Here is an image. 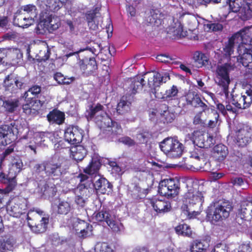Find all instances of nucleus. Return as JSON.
Instances as JSON below:
<instances>
[{
    "instance_id": "3",
    "label": "nucleus",
    "mask_w": 252,
    "mask_h": 252,
    "mask_svg": "<svg viewBox=\"0 0 252 252\" xmlns=\"http://www.w3.org/2000/svg\"><path fill=\"white\" fill-rule=\"evenodd\" d=\"M148 79V85L151 89H155L159 86L162 82H166L169 79V76L166 73L161 75L158 72H147L144 74V78L137 76L131 79L128 82L130 84L128 92L131 94L137 93L138 90H141L144 86V79Z\"/></svg>"
},
{
    "instance_id": "42",
    "label": "nucleus",
    "mask_w": 252,
    "mask_h": 252,
    "mask_svg": "<svg viewBox=\"0 0 252 252\" xmlns=\"http://www.w3.org/2000/svg\"><path fill=\"white\" fill-rule=\"evenodd\" d=\"M2 106L5 111L9 113L14 112L19 106V101L17 98H8L3 100Z\"/></svg>"
},
{
    "instance_id": "50",
    "label": "nucleus",
    "mask_w": 252,
    "mask_h": 252,
    "mask_svg": "<svg viewBox=\"0 0 252 252\" xmlns=\"http://www.w3.org/2000/svg\"><path fill=\"white\" fill-rule=\"evenodd\" d=\"M54 79L59 84L69 85L75 80L74 77H64L61 73L57 72L54 76Z\"/></svg>"
},
{
    "instance_id": "30",
    "label": "nucleus",
    "mask_w": 252,
    "mask_h": 252,
    "mask_svg": "<svg viewBox=\"0 0 252 252\" xmlns=\"http://www.w3.org/2000/svg\"><path fill=\"white\" fill-rule=\"evenodd\" d=\"M88 24L90 29L95 31L102 27V18L94 12H90L86 15Z\"/></svg>"
},
{
    "instance_id": "57",
    "label": "nucleus",
    "mask_w": 252,
    "mask_h": 252,
    "mask_svg": "<svg viewBox=\"0 0 252 252\" xmlns=\"http://www.w3.org/2000/svg\"><path fill=\"white\" fill-rule=\"evenodd\" d=\"M69 144L65 139L60 140L55 144L54 149L57 152H58L62 149L68 148Z\"/></svg>"
},
{
    "instance_id": "59",
    "label": "nucleus",
    "mask_w": 252,
    "mask_h": 252,
    "mask_svg": "<svg viewBox=\"0 0 252 252\" xmlns=\"http://www.w3.org/2000/svg\"><path fill=\"white\" fill-rule=\"evenodd\" d=\"M57 191V189L55 187V185H54L53 186L49 187V186H46L45 187V190L43 192V195H48L50 197V196L53 197L55 195L56 192Z\"/></svg>"
},
{
    "instance_id": "8",
    "label": "nucleus",
    "mask_w": 252,
    "mask_h": 252,
    "mask_svg": "<svg viewBox=\"0 0 252 252\" xmlns=\"http://www.w3.org/2000/svg\"><path fill=\"white\" fill-rule=\"evenodd\" d=\"M231 209V205L228 203L212 204L207 210V217L212 223H214L223 219L227 218Z\"/></svg>"
},
{
    "instance_id": "45",
    "label": "nucleus",
    "mask_w": 252,
    "mask_h": 252,
    "mask_svg": "<svg viewBox=\"0 0 252 252\" xmlns=\"http://www.w3.org/2000/svg\"><path fill=\"white\" fill-rule=\"evenodd\" d=\"M209 247L208 244L201 240H195L190 246V252H206Z\"/></svg>"
},
{
    "instance_id": "27",
    "label": "nucleus",
    "mask_w": 252,
    "mask_h": 252,
    "mask_svg": "<svg viewBox=\"0 0 252 252\" xmlns=\"http://www.w3.org/2000/svg\"><path fill=\"white\" fill-rule=\"evenodd\" d=\"M251 132L247 127H243L236 132V144L239 147L246 146L251 140Z\"/></svg>"
},
{
    "instance_id": "28",
    "label": "nucleus",
    "mask_w": 252,
    "mask_h": 252,
    "mask_svg": "<svg viewBox=\"0 0 252 252\" xmlns=\"http://www.w3.org/2000/svg\"><path fill=\"white\" fill-rule=\"evenodd\" d=\"M34 20L28 17L25 14L17 12L14 17V25L23 28H27L33 24Z\"/></svg>"
},
{
    "instance_id": "46",
    "label": "nucleus",
    "mask_w": 252,
    "mask_h": 252,
    "mask_svg": "<svg viewBox=\"0 0 252 252\" xmlns=\"http://www.w3.org/2000/svg\"><path fill=\"white\" fill-rule=\"evenodd\" d=\"M131 102L128 101L126 96H123L118 103L117 112L120 114H124L128 112L130 109Z\"/></svg>"
},
{
    "instance_id": "35",
    "label": "nucleus",
    "mask_w": 252,
    "mask_h": 252,
    "mask_svg": "<svg viewBox=\"0 0 252 252\" xmlns=\"http://www.w3.org/2000/svg\"><path fill=\"white\" fill-rule=\"evenodd\" d=\"M46 135L47 133L43 132L35 133L34 135L33 142H30L28 147L33 151L34 154H36V145L40 146L42 144H44V142L48 139Z\"/></svg>"
},
{
    "instance_id": "32",
    "label": "nucleus",
    "mask_w": 252,
    "mask_h": 252,
    "mask_svg": "<svg viewBox=\"0 0 252 252\" xmlns=\"http://www.w3.org/2000/svg\"><path fill=\"white\" fill-rule=\"evenodd\" d=\"M52 208L53 210H56L58 214H67L70 210V204L66 201L61 200L60 199H56L54 202L52 203Z\"/></svg>"
},
{
    "instance_id": "5",
    "label": "nucleus",
    "mask_w": 252,
    "mask_h": 252,
    "mask_svg": "<svg viewBox=\"0 0 252 252\" xmlns=\"http://www.w3.org/2000/svg\"><path fill=\"white\" fill-rule=\"evenodd\" d=\"M234 70V66L231 63H226L218 65L215 71V83L221 88L222 93L226 98L229 96V85L230 83V72Z\"/></svg>"
},
{
    "instance_id": "62",
    "label": "nucleus",
    "mask_w": 252,
    "mask_h": 252,
    "mask_svg": "<svg viewBox=\"0 0 252 252\" xmlns=\"http://www.w3.org/2000/svg\"><path fill=\"white\" fill-rule=\"evenodd\" d=\"M213 113L214 115V120H210L208 123V126L211 128L216 126L219 117V114L215 111H213Z\"/></svg>"
},
{
    "instance_id": "10",
    "label": "nucleus",
    "mask_w": 252,
    "mask_h": 252,
    "mask_svg": "<svg viewBox=\"0 0 252 252\" xmlns=\"http://www.w3.org/2000/svg\"><path fill=\"white\" fill-rule=\"evenodd\" d=\"M162 151L169 157L178 158L183 153L184 146L177 139L168 137L164 139L159 144Z\"/></svg>"
},
{
    "instance_id": "23",
    "label": "nucleus",
    "mask_w": 252,
    "mask_h": 252,
    "mask_svg": "<svg viewBox=\"0 0 252 252\" xmlns=\"http://www.w3.org/2000/svg\"><path fill=\"white\" fill-rule=\"evenodd\" d=\"M24 83L22 79L19 77H13L11 76H8L4 81V86L5 90L12 93H15L21 89L23 86Z\"/></svg>"
},
{
    "instance_id": "25",
    "label": "nucleus",
    "mask_w": 252,
    "mask_h": 252,
    "mask_svg": "<svg viewBox=\"0 0 252 252\" xmlns=\"http://www.w3.org/2000/svg\"><path fill=\"white\" fill-rule=\"evenodd\" d=\"M96 181L93 183V188L97 193L104 194L106 192H110L112 189V185L110 183L103 177L99 175H95Z\"/></svg>"
},
{
    "instance_id": "43",
    "label": "nucleus",
    "mask_w": 252,
    "mask_h": 252,
    "mask_svg": "<svg viewBox=\"0 0 252 252\" xmlns=\"http://www.w3.org/2000/svg\"><path fill=\"white\" fill-rule=\"evenodd\" d=\"M97 113L104 114L103 106L98 103L96 105H90L86 111V117L88 120H91L94 118Z\"/></svg>"
},
{
    "instance_id": "21",
    "label": "nucleus",
    "mask_w": 252,
    "mask_h": 252,
    "mask_svg": "<svg viewBox=\"0 0 252 252\" xmlns=\"http://www.w3.org/2000/svg\"><path fill=\"white\" fill-rule=\"evenodd\" d=\"M60 25V19L55 15H47L45 18L42 20L38 26V28L43 27L44 29L51 32L58 29Z\"/></svg>"
},
{
    "instance_id": "17",
    "label": "nucleus",
    "mask_w": 252,
    "mask_h": 252,
    "mask_svg": "<svg viewBox=\"0 0 252 252\" xmlns=\"http://www.w3.org/2000/svg\"><path fill=\"white\" fill-rule=\"evenodd\" d=\"M84 131L77 126H69L64 132V138L68 144L79 143L82 140Z\"/></svg>"
},
{
    "instance_id": "16",
    "label": "nucleus",
    "mask_w": 252,
    "mask_h": 252,
    "mask_svg": "<svg viewBox=\"0 0 252 252\" xmlns=\"http://www.w3.org/2000/svg\"><path fill=\"white\" fill-rule=\"evenodd\" d=\"M93 119L96 122L100 121L101 123H104V126L109 128L108 130L111 131L115 135H120L122 133V129L121 126L118 123L113 122L108 117L105 110L104 114L97 113V114Z\"/></svg>"
},
{
    "instance_id": "4",
    "label": "nucleus",
    "mask_w": 252,
    "mask_h": 252,
    "mask_svg": "<svg viewBox=\"0 0 252 252\" xmlns=\"http://www.w3.org/2000/svg\"><path fill=\"white\" fill-rule=\"evenodd\" d=\"M80 183L74 189L75 202L79 206L83 207L94 189L93 188L92 179L87 175L80 174L78 176Z\"/></svg>"
},
{
    "instance_id": "55",
    "label": "nucleus",
    "mask_w": 252,
    "mask_h": 252,
    "mask_svg": "<svg viewBox=\"0 0 252 252\" xmlns=\"http://www.w3.org/2000/svg\"><path fill=\"white\" fill-rule=\"evenodd\" d=\"M191 105L194 107H200L203 111H204L207 108V106L202 101L198 95L195 97Z\"/></svg>"
},
{
    "instance_id": "20",
    "label": "nucleus",
    "mask_w": 252,
    "mask_h": 252,
    "mask_svg": "<svg viewBox=\"0 0 252 252\" xmlns=\"http://www.w3.org/2000/svg\"><path fill=\"white\" fill-rule=\"evenodd\" d=\"M34 212L37 215L36 218L40 220V223L33 225L30 222H28V225L31 230L35 233L44 232L46 230L48 223L49 217L47 215H45L43 211L39 209H36Z\"/></svg>"
},
{
    "instance_id": "49",
    "label": "nucleus",
    "mask_w": 252,
    "mask_h": 252,
    "mask_svg": "<svg viewBox=\"0 0 252 252\" xmlns=\"http://www.w3.org/2000/svg\"><path fill=\"white\" fill-rule=\"evenodd\" d=\"M25 15L34 20L37 16V12L35 5L33 4H27L24 5L22 8Z\"/></svg>"
},
{
    "instance_id": "15",
    "label": "nucleus",
    "mask_w": 252,
    "mask_h": 252,
    "mask_svg": "<svg viewBox=\"0 0 252 252\" xmlns=\"http://www.w3.org/2000/svg\"><path fill=\"white\" fill-rule=\"evenodd\" d=\"M252 103V89L246 90L245 93L232 96V104L240 109L249 108Z\"/></svg>"
},
{
    "instance_id": "36",
    "label": "nucleus",
    "mask_w": 252,
    "mask_h": 252,
    "mask_svg": "<svg viewBox=\"0 0 252 252\" xmlns=\"http://www.w3.org/2000/svg\"><path fill=\"white\" fill-rule=\"evenodd\" d=\"M70 156L75 160H82L87 155V150L82 145L72 146L70 149Z\"/></svg>"
},
{
    "instance_id": "34",
    "label": "nucleus",
    "mask_w": 252,
    "mask_h": 252,
    "mask_svg": "<svg viewBox=\"0 0 252 252\" xmlns=\"http://www.w3.org/2000/svg\"><path fill=\"white\" fill-rule=\"evenodd\" d=\"M145 22L147 25L158 27L162 22L160 13L158 10H151L145 18Z\"/></svg>"
},
{
    "instance_id": "12",
    "label": "nucleus",
    "mask_w": 252,
    "mask_h": 252,
    "mask_svg": "<svg viewBox=\"0 0 252 252\" xmlns=\"http://www.w3.org/2000/svg\"><path fill=\"white\" fill-rule=\"evenodd\" d=\"M27 209V200L24 198H15L7 204L6 210L11 216L18 218Z\"/></svg>"
},
{
    "instance_id": "14",
    "label": "nucleus",
    "mask_w": 252,
    "mask_h": 252,
    "mask_svg": "<svg viewBox=\"0 0 252 252\" xmlns=\"http://www.w3.org/2000/svg\"><path fill=\"white\" fill-rule=\"evenodd\" d=\"M194 144L201 148H208L215 142L214 136L210 132L202 133L194 131L193 134Z\"/></svg>"
},
{
    "instance_id": "29",
    "label": "nucleus",
    "mask_w": 252,
    "mask_h": 252,
    "mask_svg": "<svg viewBox=\"0 0 252 252\" xmlns=\"http://www.w3.org/2000/svg\"><path fill=\"white\" fill-rule=\"evenodd\" d=\"M27 103L23 106L24 112L27 115L34 114L36 113L38 108L43 105V103L39 100H33L32 98L26 100Z\"/></svg>"
},
{
    "instance_id": "44",
    "label": "nucleus",
    "mask_w": 252,
    "mask_h": 252,
    "mask_svg": "<svg viewBox=\"0 0 252 252\" xmlns=\"http://www.w3.org/2000/svg\"><path fill=\"white\" fill-rule=\"evenodd\" d=\"M167 33L171 34L173 38H181L186 35V32L183 31V27L180 23H175V26L170 27Z\"/></svg>"
},
{
    "instance_id": "58",
    "label": "nucleus",
    "mask_w": 252,
    "mask_h": 252,
    "mask_svg": "<svg viewBox=\"0 0 252 252\" xmlns=\"http://www.w3.org/2000/svg\"><path fill=\"white\" fill-rule=\"evenodd\" d=\"M149 135L148 132L142 130L137 134L136 138L139 143H143L147 141Z\"/></svg>"
},
{
    "instance_id": "2",
    "label": "nucleus",
    "mask_w": 252,
    "mask_h": 252,
    "mask_svg": "<svg viewBox=\"0 0 252 252\" xmlns=\"http://www.w3.org/2000/svg\"><path fill=\"white\" fill-rule=\"evenodd\" d=\"M186 183L187 190L182 198L181 215L186 219H193L203 209L205 192L200 190L197 181L188 179Z\"/></svg>"
},
{
    "instance_id": "1",
    "label": "nucleus",
    "mask_w": 252,
    "mask_h": 252,
    "mask_svg": "<svg viewBox=\"0 0 252 252\" xmlns=\"http://www.w3.org/2000/svg\"><path fill=\"white\" fill-rule=\"evenodd\" d=\"M252 34V26L244 28L235 33L226 43L223 49V56L228 60L233 53L234 46L238 45L237 51L239 56L237 60L243 66L252 68V46L249 47L248 42Z\"/></svg>"
},
{
    "instance_id": "60",
    "label": "nucleus",
    "mask_w": 252,
    "mask_h": 252,
    "mask_svg": "<svg viewBox=\"0 0 252 252\" xmlns=\"http://www.w3.org/2000/svg\"><path fill=\"white\" fill-rule=\"evenodd\" d=\"M119 141L129 146L134 144V141L128 137H121L119 138Z\"/></svg>"
},
{
    "instance_id": "47",
    "label": "nucleus",
    "mask_w": 252,
    "mask_h": 252,
    "mask_svg": "<svg viewBox=\"0 0 252 252\" xmlns=\"http://www.w3.org/2000/svg\"><path fill=\"white\" fill-rule=\"evenodd\" d=\"M100 166V162L93 159L90 164L84 169V172L91 175L97 173Z\"/></svg>"
},
{
    "instance_id": "48",
    "label": "nucleus",
    "mask_w": 252,
    "mask_h": 252,
    "mask_svg": "<svg viewBox=\"0 0 252 252\" xmlns=\"http://www.w3.org/2000/svg\"><path fill=\"white\" fill-rule=\"evenodd\" d=\"M175 231L178 235L187 237H191L192 230L189 225L187 224H179L175 228Z\"/></svg>"
},
{
    "instance_id": "52",
    "label": "nucleus",
    "mask_w": 252,
    "mask_h": 252,
    "mask_svg": "<svg viewBox=\"0 0 252 252\" xmlns=\"http://www.w3.org/2000/svg\"><path fill=\"white\" fill-rule=\"evenodd\" d=\"M41 92V87L37 85L33 86L32 87L30 88L27 92H26L23 95V98H25V100L28 101L29 99L32 98L30 97V94L33 96H36Z\"/></svg>"
},
{
    "instance_id": "37",
    "label": "nucleus",
    "mask_w": 252,
    "mask_h": 252,
    "mask_svg": "<svg viewBox=\"0 0 252 252\" xmlns=\"http://www.w3.org/2000/svg\"><path fill=\"white\" fill-rule=\"evenodd\" d=\"M0 182L2 183L8 184L10 189H12L16 185L15 178L8 172L7 175L3 173L2 160L0 161Z\"/></svg>"
},
{
    "instance_id": "19",
    "label": "nucleus",
    "mask_w": 252,
    "mask_h": 252,
    "mask_svg": "<svg viewBox=\"0 0 252 252\" xmlns=\"http://www.w3.org/2000/svg\"><path fill=\"white\" fill-rule=\"evenodd\" d=\"M160 111L157 110H153L150 113V117L151 121H155L157 117L160 115L161 121L164 123H171L175 117V114L168 110V108L166 105H162L160 106Z\"/></svg>"
},
{
    "instance_id": "63",
    "label": "nucleus",
    "mask_w": 252,
    "mask_h": 252,
    "mask_svg": "<svg viewBox=\"0 0 252 252\" xmlns=\"http://www.w3.org/2000/svg\"><path fill=\"white\" fill-rule=\"evenodd\" d=\"M110 166L112 167V171L116 174H120L121 172V167L118 165L116 162H112L110 163Z\"/></svg>"
},
{
    "instance_id": "38",
    "label": "nucleus",
    "mask_w": 252,
    "mask_h": 252,
    "mask_svg": "<svg viewBox=\"0 0 252 252\" xmlns=\"http://www.w3.org/2000/svg\"><path fill=\"white\" fill-rule=\"evenodd\" d=\"M193 59L194 65L198 68L206 66L209 63L208 57L204 53L199 51H196L194 53Z\"/></svg>"
},
{
    "instance_id": "24",
    "label": "nucleus",
    "mask_w": 252,
    "mask_h": 252,
    "mask_svg": "<svg viewBox=\"0 0 252 252\" xmlns=\"http://www.w3.org/2000/svg\"><path fill=\"white\" fill-rule=\"evenodd\" d=\"M67 0H37V4L45 11H58Z\"/></svg>"
},
{
    "instance_id": "18",
    "label": "nucleus",
    "mask_w": 252,
    "mask_h": 252,
    "mask_svg": "<svg viewBox=\"0 0 252 252\" xmlns=\"http://www.w3.org/2000/svg\"><path fill=\"white\" fill-rule=\"evenodd\" d=\"M94 215V219L98 221H104L113 231L118 232L120 230L121 223L116 221L114 216L111 215L108 212L101 211Z\"/></svg>"
},
{
    "instance_id": "33",
    "label": "nucleus",
    "mask_w": 252,
    "mask_h": 252,
    "mask_svg": "<svg viewBox=\"0 0 252 252\" xmlns=\"http://www.w3.org/2000/svg\"><path fill=\"white\" fill-rule=\"evenodd\" d=\"M212 154L213 157L217 160L222 161L228 155V148L223 144H218L213 148Z\"/></svg>"
},
{
    "instance_id": "26",
    "label": "nucleus",
    "mask_w": 252,
    "mask_h": 252,
    "mask_svg": "<svg viewBox=\"0 0 252 252\" xmlns=\"http://www.w3.org/2000/svg\"><path fill=\"white\" fill-rule=\"evenodd\" d=\"M150 203L155 211L158 213H165L169 212L171 208L170 202L164 199L154 198Z\"/></svg>"
},
{
    "instance_id": "53",
    "label": "nucleus",
    "mask_w": 252,
    "mask_h": 252,
    "mask_svg": "<svg viewBox=\"0 0 252 252\" xmlns=\"http://www.w3.org/2000/svg\"><path fill=\"white\" fill-rule=\"evenodd\" d=\"M204 30L208 32H219L222 30L223 26L220 23H208L204 24Z\"/></svg>"
},
{
    "instance_id": "41",
    "label": "nucleus",
    "mask_w": 252,
    "mask_h": 252,
    "mask_svg": "<svg viewBox=\"0 0 252 252\" xmlns=\"http://www.w3.org/2000/svg\"><path fill=\"white\" fill-rule=\"evenodd\" d=\"M15 244L13 239L10 236H5L0 239V252H7L13 250Z\"/></svg>"
},
{
    "instance_id": "7",
    "label": "nucleus",
    "mask_w": 252,
    "mask_h": 252,
    "mask_svg": "<svg viewBox=\"0 0 252 252\" xmlns=\"http://www.w3.org/2000/svg\"><path fill=\"white\" fill-rule=\"evenodd\" d=\"M62 174V166L59 163L49 162L46 164H36L32 169L33 177L37 180H40V178L44 177L45 175L58 179Z\"/></svg>"
},
{
    "instance_id": "9",
    "label": "nucleus",
    "mask_w": 252,
    "mask_h": 252,
    "mask_svg": "<svg viewBox=\"0 0 252 252\" xmlns=\"http://www.w3.org/2000/svg\"><path fill=\"white\" fill-rule=\"evenodd\" d=\"M229 5V12L237 13L243 20L252 17V5L249 0H227Z\"/></svg>"
},
{
    "instance_id": "11",
    "label": "nucleus",
    "mask_w": 252,
    "mask_h": 252,
    "mask_svg": "<svg viewBox=\"0 0 252 252\" xmlns=\"http://www.w3.org/2000/svg\"><path fill=\"white\" fill-rule=\"evenodd\" d=\"M180 182L175 178H169L161 181L159 184L158 192L168 198L177 196L180 192Z\"/></svg>"
},
{
    "instance_id": "31",
    "label": "nucleus",
    "mask_w": 252,
    "mask_h": 252,
    "mask_svg": "<svg viewBox=\"0 0 252 252\" xmlns=\"http://www.w3.org/2000/svg\"><path fill=\"white\" fill-rule=\"evenodd\" d=\"M239 217L242 220L251 221L252 220V202H244L239 211Z\"/></svg>"
},
{
    "instance_id": "22",
    "label": "nucleus",
    "mask_w": 252,
    "mask_h": 252,
    "mask_svg": "<svg viewBox=\"0 0 252 252\" xmlns=\"http://www.w3.org/2000/svg\"><path fill=\"white\" fill-rule=\"evenodd\" d=\"M233 247L232 245L228 247L224 243H220L214 247L211 252H228ZM231 252H252V248L249 244H244L239 245L238 248L233 250Z\"/></svg>"
},
{
    "instance_id": "40",
    "label": "nucleus",
    "mask_w": 252,
    "mask_h": 252,
    "mask_svg": "<svg viewBox=\"0 0 252 252\" xmlns=\"http://www.w3.org/2000/svg\"><path fill=\"white\" fill-rule=\"evenodd\" d=\"M64 114L57 110H53L47 115V119L50 123L62 124L64 121Z\"/></svg>"
},
{
    "instance_id": "54",
    "label": "nucleus",
    "mask_w": 252,
    "mask_h": 252,
    "mask_svg": "<svg viewBox=\"0 0 252 252\" xmlns=\"http://www.w3.org/2000/svg\"><path fill=\"white\" fill-rule=\"evenodd\" d=\"M94 250V252H112V249L106 243H97Z\"/></svg>"
},
{
    "instance_id": "64",
    "label": "nucleus",
    "mask_w": 252,
    "mask_h": 252,
    "mask_svg": "<svg viewBox=\"0 0 252 252\" xmlns=\"http://www.w3.org/2000/svg\"><path fill=\"white\" fill-rule=\"evenodd\" d=\"M156 58L158 61L161 63H168L171 60V58L169 56L165 55H158Z\"/></svg>"
},
{
    "instance_id": "61",
    "label": "nucleus",
    "mask_w": 252,
    "mask_h": 252,
    "mask_svg": "<svg viewBox=\"0 0 252 252\" xmlns=\"http://www.w3.org/2000/svg\"><path fill=\"white\" fill-rule=\"evenodd\" d=\"M197 94L194 92H189L186 96V99L188 104L191 105L192 102L193 101L195 97L197 96Z\"/></svg>"
},
{
    "instance_id": "13",
    "label": "nucleus",
    "mask_w": 252,
    "mask_h": 252,
    "mask_svg": "<svg viewBox=\"0 0 252 252\" xmlns=\"http://www.w3.org/2000/svg\"><path fill=\"white\" fill-rule=\"evenodd\" d=\"M73 230L81 238H85L92 234V226L84 220L73 218L72 220Z\"/></svg>"
},
{
    "instance_id": "56",
    "label": "nucleus",
    "mask_w": 252,
    "mask_h": 252,
    "mask_svg": "<svg viewBox=\"0 0 252 252\" xmlns=\"http://www.w3.org/2000/svg\"><path fill=\"white\" fill-rule=\"evenodd\" d=\"M97 68L95 60L94 59H90L88 63L86 65L87 73L91 74Z\"/></svg>"
},
{
    "instance_id": "6",
    "label": "nucleus",
    "mask_w": 252,
    "mask_h": 252,
    "mask_svg": "<svg viewBox=\"0 0 252 252\" xmlns=\"http://www.w3.org/2000/svg\"><path fill=\"white\" fill-rule=\"evenodd\" d=\"M25 127L21 121H15L9 125L0 127V147L5 146L14 140L19 133H22Z\"/></svg>"
},
{
    "instance_id": "51",
    "label": "nucleus",
    "mask_w": 252,
    "mask_h": 252,
    "mask_svg": "<svg viewBox=\"0 0 252 252\" xmlns=\"http://www.w3.org/2000/svg\"><path fill=\"white\" fill-rule=\"evenodd\" d=\"M178 93V90L177 87L173 85L170 89L166 90L164 96L161 98L166 100L175 99Z\"/></svg>"
},
{
    "instance_id": "39",
    "label": "nucleus",
    "mask_w": 252,
    "mask_h": 252,
    "mask_svg": "<svg viewBox=\"0 0 252 252\" xmlns=\"http://www.w3.org/2000/svg\"><path fill=\"white\" fill-rule=\"evenodd\" d=\"M23 163L22 159L17 157L14 158L9 164V171L10 175L12 174L15 178L22 170Z\"/></svg>"
}]
</instances>
